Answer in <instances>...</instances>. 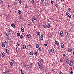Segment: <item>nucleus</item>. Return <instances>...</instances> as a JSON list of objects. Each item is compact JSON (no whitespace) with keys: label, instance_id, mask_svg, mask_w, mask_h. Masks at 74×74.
<instances>
[{"label":"nucleus","instance_id":"f257e3e1","mask_svg":"<svg viewBox=\"0 0 74 74\" xmlns=\"http://www.w3.org/2000/svg\"><path fill=\"white\" fill-rule=\"evenodd\" d=\"M66 62L67 63H68L70 66H72L73 64V62L70 60H69V58H67L66 60Z\"/></svg>","mask_w":74,"mask_h":74},{"label":"nucleus","instance_id":"f03ea898","mask_svg":"<svg viewBox=\"0 0 74 74\" xmlns=\"http://www.w3.org/2000/svg\"><path fill=\"white\" fill-rule=\"evenodd\" d=\"M61 47L62 48H63L64 47V44L63 43H61Z\"/></svg>","mask_w":74,"mask_h":74},{"label":"nucleus","instance_id":"7ed1b4c3","mask_svg":"<svg viewBox=\"0 0 74 74\" xmlns=\"http://www.w3.org/2000/svg\"><path fill=\"white\" fill-rule=\"evenodd\" d=\"M26 36L27 38H30V37L31 36V35L30 34H27Z\"/></svg>","mask_w":74,"mask_h":74},{"label":"nucleus","instance_id":"20e7f679","mask_svg":"<svg viewBox=\"0 0 74 74\" xmlns=\"http://www.w3.org/2000/svg\"><path fill=\"white\" fill-rule=\"evenodd\" d=\"M42 65L41 63V62L39 61L38 62V66H40Z\"/></svg>","mask_w":74,"mask_h":74},{"label":"nucleus","instance_id":"39448f33","mask_svg":"<svg viewBox=\"0 0 74 74\" xmlns=\"http://www.w3.org/2000/svg\"><path fill=\"white\" fill-rule=\"evenodd\" d=\"M60 34L61 36H63L64 35V33L62 31H61V32H60Z\"/></svg>","mask_w":74,"mask_h":74},{"label":"nucleus","instance_id":"423d86ee","mask_svg":"<svg viewBox=\"0 0 74 74\" xmlns=\"http://www.w3.org/2000/svg\"><path fill=\"white\" fill-rule=\"evenodd\" d=\"M34 54V51H31L30 53H29V54L31 55V56H32Z\"/></svg>","mask_w":74,"mask_h":74},{"label":"nucleus","instance_id":"0eeeda50","mask_svg":"<svg viewBox=\"0 0 74 74\" xmlns=\"http://www.w3.org/2000/svg\"><path fill=\"white\" fill-rule=\"evenodd\" d=\"M45 5L46 6L47 4H48V2L46 0H45Z\"/></svg>","mask_w":74,"mask_h":74},{"label":"nucleus","instance_id":"6e6552de","mask_svg":"<svg viewBox=\"0 0 74 74\" xmlns=\"http://www.w3.org/2000/svg\"><path fill=\"white\" fill-rule=\"evenodd\" d=\"M10 52V51L9 50V49H6V53H8V54H9V53Z\"/></svg>","mask_w":74,"mask_h":74},{"label":"nucleus","instance_id":"1a4fd4ad","mask_svg":"<svg viewBox=\"0 0 74 74\" xmlns=\"http://www.w3.org/2000/svg\"><path fill=\"white\" fill-rule=\"evenodd\" d=\"M54 49L53 48L51 49V52H52V53H54L55 51L54 50Z\"/></svg>","mask_w":74,"mask_h":74},{"label":"nucleus","instance_id":"9d476101","mask_svg":"<svg viewBox=\"0 0 74 74\" xmlns=\"http://www.w3.org/2000/svg\"><path fill=\"white\" fill-rule=\"evenodd\" d=\"M47 25L46 24H45L43 25V27L44 28L47 29Z\"/></svg>","mask_w":74,"mask_h":74},{"label":"nucleus","instance_id":"9b49d317","mask_svg":"<svg viewBox=\"0 0 74 74\" xmlns=\"http://www.w3.org/2000/svg\"><path fill=\"white\" fill-rule=\"evenodd\" d=\"M72 51V49H71V48H69L68 49V52H71Z\"/></svg>","mask_w":74,"mask_h":74},{"label":"nucleus","instance_id":"f8f14e48","mask_svg":"<svg viewBox=\"0 0 74 74\" xmlns=\"http://www.w3.org/2000/svg\"><path fill=\"white\" fill-rule=\"evenodd\" d=\"M25 73V71L23 70H22L21 71V74H24Z\"/></svg>","mask_w":74,"mask_h":74},{"label":"nucleus","instance_id":"ddd939ff","mask_svg":"<svg viewBox=\"0 0 74 74\" xmlns=\"http://www.w3.org/2000/svg\"><path fill=\"white\" fill-rule=\"evenodd\" d=\"M5 44H4V43H2V47H3V48H4L5 47Z\"/></svg>","mask_w":74,"mask_h":74},{"label":"nucleus","instance_id":"4468645a","mask_svg":"<svg viewBox=\"0 0 74 74\" xmlns=\"http://www.w3.org/2000/svg\"><path fill=\"white\" fill-rule=\"evenodd\" d=\"M11 26L12 27H14L15 26V25L14 23H12V25H11Z\"/></svg>","mask_w":74,"mask_h":74},{"label":"nucleus","instance_id":"2eb2a0df","mask_svg":"<svg viewBox=\"0 0 74 74\" xmlns=\"http://www.w3.org/2000/svg\"><path fill=\"white\" fill-rule=\"evenodd\" d=\"M5 54L3 52L2 53V56L3 57H4L5 56Z\"/></svg>","mask_w":74,"mask_h":74},{"label":"nucleus","instance_id":"dca6fc26","mask_svg":"<svg viewBox=\"0 0 74 74\" xmlns=\"http://www.w3.org/2000/svg\"><path fill=\"white\" fill-rule=\"evenodd\" d=\"M37 35L38 36H40V33L39 32H38L37 34Z\"/></svg>","mask_w":74,"mask_h":74},{"label":"nucleus","instance_id":"f3484780","mask_svg":"<svg viewBox=\"0 0 74 74\" xmlns=\"http://www.w3.org/2000/svg\"><path fill=\"white\" fill-rule=\"evenodd\" d=\"M55 44L57 45H59V43L57 41H56L55 42Z\"/></svg>","mask_w":74,"mask_h":74},{"label":"nucleus","instance_id":"a211bd4d","mask_svg":"<svg viewBox=\"0 0 74 74\" xmlns=\"http://www.w3.org/2000/svg\"><path fill=\"white\" fill-rule=\"evenodd\" d=\"M18 12L20 14L21 13V10H18Z\"/></svg>","mask_w":74,"mask_h":74},{"label":"nucleus","instance_id":"6ab92c4d","mask_svg":"<svg viewBox=\"0 0 74 74\" xmlns=\"http://www.w3.org/2000/svg\"><path fill=\"white\" fill-rule=\"evenodd\" d=\"M26 47V45H23V48L24 49H25Z\"/></svg>","mask_w":74,"mask_h":74},{"label":"nucleus","instance_id":"aec40b11","mask_svg":"<svg viewBox=\"0 0 74 74\" xmlns=\"http://www.w3.org/2000/svg\"><path fill=\"white\" fill-rule=\"evenodd\" d=\"M32 64H33L32 63H31L29 65L30 67L32 68Z\"/></svg>","mask_w":74,"mask_h":74},{"label":"nucleus","instance_id":"412c9836","mask_svg":"<svg viewBox=\"0 0 74 74\" xmlns=\"http://www.w3.org/2000/svg\"><path fill=\"white\" fill-rule=\"evenodd\" d=\"M21 31L22 32H23L24 31V28L23 27H22L21 28Z\"/></svg>","mask_w":74,"mask_h":74},{"label":"nucleus","instance_id":"4be33fe9","mask_svg":"<svg viewBox=\"0 0 74 74\" xmlns=\"http://www.w3.org/2000/svg\"><path fill=\"white\" fill-rule=\"evenodd\" d=\"M6 38H7V39L9 41L11 40V38L9 37H6Z\"/></svg>","mask_w":74,"mask_h":74},{"label":"nucleus","instance_id":"5701e85b","mask_svg":"<svg viewBox=\"0 0 74 74\" xmlns=\"http://www.w3.org/2000/svg\"><path fill=\"white\" fill-rule=\"evenodd\" d=\"M50 23H48V25H47V27L48 28H49L50 27Z\"/></svg>","mask_w":74,"mask_h":74},{"label":"nucleus","instance_id":"b1692460","mask_svg":"<svg viewBox=\"0 0 74 74\" xmlns=\"http://www.w3.org/2000/svg\"><path fill=\"white\" fill-rule=\"evenodd\" d=\"M38 50H39V51L41 52L42 51V49L41 47H40L39 49H38Z\"/></svg>","mask_w":74,"mask_h":74},{"label":"nucleus","instance_id":"393cba45","mask_svg":"<svg viewBox=\"0 0 74 74\" xmlns=\"http://www.w3.org/2000/svg\"><path fill=\"white\" fill-rule=\"evenodd\" d=\"M8 34H11L12 33V31H11V30H9L8 31Z\"/></svg>","mask_w":74,"mask_h":74},{"label":"nucleus","instance_id":"a878e982","mask_svg":"<svg viewBox=\"0 0 74 74\" xmlns=\"http://www.w3.org/2000/svg\"><path fill=\"white\" fill-rule=\"evenodd\" d=\"M17 36H20V33H17Z\"/></svg>","mask_w":74,"mask_h":74},{"label":"nucleus","instance_id":"bb28decb","mask_svg":"<svg viewBox=\"0 0 74 74\" xmlns=\"http://www.w3.org/2000/svg\"><path fill=\"white\" fill-rule=\"evenodd\" d=\"M23 38V35H20V38L21 39H22Z\"/></svg>","mask_w":74,"mask_h":74},{"label":"nucleus","instance_id":"cd10ccee","mask_svg":"<svg viewBox=\"0 0 74 74\" xmlns=\"http://www.w3.org/2000/svg\"><path fill=\"white\" fill-rule=\"evenodd\" d=\"M70 12H69L67 11L66 13V15H68L69 14Z\"/></svg>","mask_w":74,"mask_h":74},{"label":"nucleus","instance_id":"c85d7f7f","mask_svg":"<svg viewBox=\"0 0 74 74\" xmlns=\"http://www.w3.org/2000/svg\"><path fill=\"white\" fill-rule=\"evenodd\" d=\"M6 36H9V34L7 33H6L5 34Z\"/></svg>","mask_w":74,"mask_h":74},{"label":"nucleus","instance_id":"c756f323","mask_svg":"<svg viewBox=\"0 0 74 74\" xmlns=\"http://www.w3.org/2000/svg\"><path fill=\"white\" fill-rule=\"evenodd\" d=\"M34 0H32V1H31V3H32V4H34Z\"/></svg>","mask_w":74,"mask_h":74},{"label":"nucleus","instance_id":"7c9ffc66","mask_svg":"<svg viewBox=\"0 0 74 74\" xmlns=\"http://www.w3.org/2000/svg\"><path fill=\"white\" fill-rule=\"evenodd\" d=\"M29 46V48L30 49L31 48H32V45H28Z\"/></svg>","mask_w":74,"mask_h":74},{"label":"nucleus","instance_id":"2f4dec72","mask_svg":"<svg viewBox=\"0 0 74 74\" xmlns=\"http://www.w3.org/2000/svg\"><path fill=\"white\" fill-rule=\"evenodd\" d=\"M44 0H41V2L42 3H44Z\"/></svg>","mask_w":74,"mask_h":74},{"label":"nucleus","instance_id":"473e14b6","mask_svg":"<svg viewBox=\"0 0 74 74\" xmlns=\"http://www.w3.org/2000/svg\"><path fill=\"white\" fill-rule=\"evenodd\" d=\"M39 45L38 44H37L36 45V48H38L39 47Z\"/></svg>","mask_w":74,"mask_h":74},{"label":"nucleus","instance_id":"72a5a7b5","mask_svg":"<svg viewBox=\"0 0 74 74\" xmlns=\"http://www.w3.org/2000/svg\"><path fill=\"white\" fill-rule=\"evenodd\" d=\"M10 66H12L13 65V64L12 63V62H10Z\"/></svg>","mask_w":74,"mask_h":74},{"label":"nucleus","instance_id":"f704fd0d","mask_svg":"<svg viewBox=\"0 0 74 74\" xmlns=\"http://www.w3.org/2000/svg\"><path fill=\"white\" fill-rule=\"evenodd\" d=\"M4 44H5L6 45H7L8 44V42L6 41H5V42H4Z\"/></svg>","mask_w":74,"mask_h":74},{"label":"nucleus","instance_id":"c9c22d12","mask_svg":"<svg viewBox=\"0 0 74 74\" xmlns=\"http://www.w3.org/2000/svg\"><path fill=\"white\" fill-rule=\"evenodd\" d=\"M49 52V53H50V52H51V49H49V50H48Z\"/></svg>","mask_w":74,"mask_h":74},{"label":"nucleus","instance_id":"e433bc0d","mask_svg":"<svg viewBox=\"0 0 74 74\" xmlns=\"http://www.w3.org/2000/svg\"><path fill=\"white\" fill-rule=\"evenodd\" d=\"M33 18L35 20H36V18L34 16H33Z\"/></svg>","mask_w":74,"mask_h":74},{"label":"nucleus","instance_id":"4c0bfd02","mask_svg":"<svg viewBox=\"0 0 74 74\" xmlns=\"http://www.w3.org/2000/svg\"><path fill=\"white\" fill-rule=\"evenodd\" d=\"M16 44H17V45H18V46H20V44H19V43L18 42H17Z\"/></svg>","mask_w":74,"mask_h":74},{"label":"nucleus","instance_id":"58836bf2","mask_svg":"<svg viewBox=\"0 0 74 74\" xmlns=\"http://www.w3.org/2000/svg\"><path fill=\"white\" fill-rule=\"evenodd\" d=\"M68 17H69V18H71V16L70 14H69L68 15Z\"/></svg>","mask_w":74,"mask_h":74},{"label":"nucleus","instance_id":"ea45409f","mask_svg":"<svg viewBox=\"0 0 74 74\" xmlns=\"http://www.w3.org/2000/svg\"><path fill=\"white\" fill-rule=\"evenodd\" d=\"M13 3H14V5H16L17 4V3L16 2H14Z\"/></svg>","mask_w":74,"mask_h":74},{"label":"nucleus","instance_id":"a19ab883","mask_svg":"<svg viewBox=\"0 0 74 74\" xmlns=\"http://www.w3.org/2000/svg\"><path fill=\"white\" fill-rule=\"evenodd\" d=\"M35 55L36 56H37V52L36 51H35Z\"/></svg>","mask_w":74,"mask_h":74},{"label":"nucleus","instance_id":"79ce46f5","mask_svg":"<svg viewBox=\"0 0 74 74\" xmlns=\"http://www.w3.org/2000/svg\"><path fill=\"white\" fill-rule=\"evenodd\" d=\"M39 68L40 69H42L43 68V67L42 66H39Z\"/></svg>","mask_w":74,"mask_h":74},{"label":"nucleus","instance_id":"37998d69","mask_svg":"<svg viewBox=\"0 0 74 74\" xmlns=\"http://www.w3.org/2000/svg\"><path fill=\"white\" fill-rule=\"evenodd\" d=\"M3 2V1L2 0H0V3H2Z\"/></svg>","mask_w":74,"mask_h":74},{"label":"nucleus","instance_id":"c03bdc74","mask_svg":"<svg viewBox=\"0 0 74 74\" xmlns=\"http://www.w3.org/2000/svg\"><path fill=\"white\" fill-rule=\"evenodd\" d=\"M20 19H21L22 20V19H23V17H22V16H20Z\"/></svg>","mask_w":74,"mask_h":74},{"label":"nucleus","instance_id":"a18cd8bd","mask_svg":"<svg viewBox=\"0 0 74 74\" xmlns=\"http://www.w3.org/2000/svg\"><path fill=\"white\" fill-rule=\"evenodd\" d=\"M25 8L26 9H27L28 8V6L27 5H25Z\"/></svg>","mask_w":74,"mask_h":74},{"label":"nucleus","instance_id":"49530a36","mask_svg":"<svg viewBox=\"0 0 74 74\" xmlns=\"http://www.w3.org/2000/svg\"><path fill=\"white\" fill-rule=\"evenodd\" d=\"M24 66L25 67H27V64H25V65H24Z\"/></svg>","mask_w":74,"mask_h":74},{"label":"nucleus","instance_id":"de8ad7c7","mask_svg":"<svg viewBox=\"0 0 74 74\" xmlns=\"http://www.w3.org/2000/svg\"><path fill=\"white\" fill-rule=\"evenodd\" d=\"M51 3L52 4H53V1L51 0Z\"/></svg>","mask_w":74,"mask_h":74},{"label":"nucleus","instance_id":"09e8293b","mask_svg":"<svg viewBox=\"0 0 74 74\" xmlns=\"http://www.w3.org/2000/svg\"><path fill=\"white\" fill-rule=\"evenodd\" d=\"M71 9L70 8H69L68 9V11L69 12H71Z\"/></svg>","mask_w":74,"mask_h":74},{"label":"nucleus","instance_id":"8fccbe9b","mask_svg":"<svg viewBox=\"0 0 74 74\" xmlns=\"http://www.w3.org/2000/svg\"><path fill=\"white\" fill-rule=\"evenodd\" d=\"M31 20L32 21V22H34V20L32 18V19H31Z\"/></svg>","mask_w":74,"mask_h":74},{"label":"nucleus","instance_id":"3c124183","mask_svg":"<svg viewBox=\"0 0 74 74\" xmlns=\"http://www.w3.org/2000/svg\"><path fill=\"white\" fill-rule=\"evenodd\" d=\"M44 45H45V46L46 47L47 46V44H45Z\"/></svg>","mask_w":74,"mask_h":74},{"label":"nucleus","instance_id":"603ef678","mask_svg":"<svg viewBox=\"0 0 74 74\" xmlns=\"http://www.w3.org/2000/svg\"><path fill=\"white\" fill-rule=\"evenodd\" d=\"M60 62H62V60L61 59V58H60Z\"/></svg>","mask_w":74,"mask_h":74},{"label":"nucleus","instance_id":"864d4df0","mask_svg":"<svg viewBox=\"0 0 74 74\" xmlns=\"http://www.w3.org/2000/svg\"><path fill=\"white\" fill-rule=\"evenodd\" d=\"M3 73L4 74H7V72L6 71H5V72H3Z\"/></svg>","mask_w":74,"mask_h":74},{"label":"nucleus","instance_id":"5fc2aeb1","mask_svg":"<svg viewBox=\"0 0 74 74\" xmlns=\"http://www.w3.org/2000/svg\"><path fill=\"white\" fill-rule=\"evenodd\" d=\"M19 3L20 4H21V0H20L19 1Z\"/></svg>","mask_w":74,"mask_h":74},{"label":"nucleus","instance_id":"6e6d98bb","mask_svg":"<svg viewBox=\"0 0 74 74\" xmlns=\"http://www.w3.org/2000/svg\"><path fill=\"white\" fill-rule=\"evenodd\" d=\"M40 61H41V62H42L43 61V60L42 59H41Z\"/></svg>","mask_w":74,"mask_h":74},{"label":"nucleus","instance_id":"4d7b16f0","mask_svg":"<svg viewBox=\"0 0 74 74\" xmlns=\"http://www.w3.org/2000/svg\"><path fill=\"white\" fill-rule=\"evenodd\" d=\"M41 40H43V37H41Z\"/></svg>","mask_w":74,"mask_h":74},{"label":"nucleus","instance_id":"13d9d810","mask_svg":"<svg viewBox=\"0 0 74 74\" xmlns=\"http://www.w3.org/2000/svg\"><path fill=\"white\" fill-rule=\"evenodd\" d=\"M55 6L56 7H58V5L57 4H56L55 5Z\"/></svg>","mask_w":74,"mask_h":74},{"label":"nucleus","instance_id":"bf43d9fd","mask_svg":"<svg viewBox=\"0 0 74 74\" xmlns=\"http://www.w3.org/2000/svg\"><path fill=\"white\" fill-rule=\"evenodd\" d=\"M63 57H65V56H66V54H64L63 55Z\"/></svg>","mask_w":74,"mask_h":74},{"label":"nucleus","instance_id":"052dcab7","mask_svg":"<svg viewBox=\"0 0 74 74\" xmlns=\"http://www.w3.org/2000/svg\"><path fill=\"white\" fill-rule=\"evenodd\" d=\"M73 72L72 71H71V72H70V74H73Z\"/></svg>","mask_w":74,"mask_h":74},{"label":"nucleus","instance_id":"680f3d73","mask_svg":"<svg viewBox=\"0 0 74 74\" xmlns=\"http://www.w3.org/2000/svg\"><path fill=\"white\" fill-rule=\"evenodd\" d=\"M60 74H63V73L62 72H60Z\"/></svg>","mask_w":74,"mask_h":74},{"label":"nucleus","instance_id":"e2e57ef3","mask_svg":"<svg viewBox=\"0 0 74 74\" xmlns=\"http://www.w3.org/2000/svg\"><path fill=\"white\" fill-rule=\"evenodd\" d=\"M15 50H16V51H17L18 49L16 48L15 49Z\"/></svg>","mask_w":74,"mask_h":74},{"label":"nucleus","instance_id":"0e129e2a","mask_svg":"<svg viewBox=\"0 0 74 74\" xmlns=\"http://www.w3.org/2000/svg\"><path fill=\"white\" fill-rule=\"evenodd\" d=\"M41 37H43V36L42 35H41Z\"/></svg>","mask_w":74,"mask_h":74},{"label":"nucleus","instance_id":"69168bd1","mask_svg":"<svg viewBox=\"0 0 74 74\" xmlns=\"http://www.w3.org/2000/svg\"><path fill=\"white\" fill-rule=\"evenodd\" d=\"M28 25H29V26H31V25H30V24H28Z\"/></svg>","mask_w":74,"mask_h":74},{"label":"nucleus","instance_id":"338daca9","mask_svg":"<svg viewBox=\"0 0 74 74\" xmlns=\"http://www.w3.org/2000/svg\"><path fill=\"white\" fill-rule=\"evenodd\" d=\"M46 74H48V72H47L46 73Z\"/></svg>","mask_w":74,"mask_h":74},{"label":"nucleus","instance_id":"774afa93","mask_svg":"<svg viewBox=\"0 0 74 74\" xmlns=\"http://www.w3.org/2000/svg\"><path fill=\"white\" fill-rule=\"evenodd\" d=\"M12 61L13 62H14V60L13 59L12 60Z\"/></svg>","mask_w":74,"mask_h":74}]
</instances>
